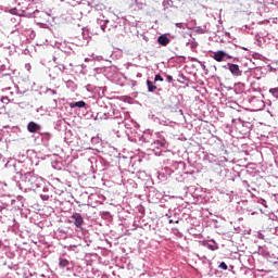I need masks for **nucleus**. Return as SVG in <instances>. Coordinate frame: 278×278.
Returning <instances> with one entry per match:
<instances>
[{"label":"nucleus","instance_id":"obj_15","mask_svg":"<svg viewBox=\"0 0 278 278\" xmlns=\"http://www.w3.org/2000/svg\"><path fill=\"white\" fill-rule=\"evenodd\" d=\"M86 102H84V100H80V101H78V102H71L70 103V108L72 109V110H75V108H79V109H81V108H86Z\"/></svg>","mask_w":278,"mask_h":278},{"label":"nucleus","instance_id":"obj_7","mask_svg":"<svg viewBox=\"0 0 278 278\" xmlns=\"http://www.w3.org/2000/svg\"><path fill=\"white\" fill-rule=\"evenodd\" d=\"M223 68L229 71L232 77H242V70H240V66L236 63H227Z\"/></svg>","mask_w":278,"mask_h":278},{"label":"nucleus","instance_id":"obj_13","mask_svg":"<svg viewBox=\"0 0 278 278\" xmlns=\"http://www.w3.org/2000/svg\"><path fill=\"white\" fill-rule=\"evenodd\" d=\"M157 42L159 45H161L162 47H167L170 42V39L168 38V36L166 35H161L157 38Z\"/></svg>","mask_w":278,"mask_h":278},{"label":"nucleus","instance_id":"obj_23","mask_svg":"<svg viewBox=\"0 0 278 278\" xmlns=\"http://www.w3.org/2000/svg\"><path fill=\"white\" fill-rule=\"evenodd\" d=\"M176 27H178V29H187L188 28V24L176 23Z\"/></svg>","mask_w":278,"mask_h":278},{"label":"nucleus","instance_id":"obj_5","mask_svg":"<svg viewBox=\"0 0 278 278\" xmlns=\"http://www.w3.org/2000/svg\"><path fill=\"white\" fill-rule=\"evenodd\" d=\"M53 62L55 63L54 66L50 67L49 70V77L52 79H58V77H61L64 73V71H66V65L59 63L58 62V58H53Z\"/></svg>","mask_w":278,"mask_h":278},{"label":"nucleus","instance_id":"obj_37","mask_svg":"<svg viewBox=\"0 0 278 278\" xmlns=\"http://www.w3.org/2000/svg\"><path fill=\"white\" fill-rule=\"evenodd\" d=\"M41 16H47V13L46 12H41Z\"/></svg>","mask_w":278,"mask_h":278},{"label":"nucleus","instance_id":"obj_42","mask_svg":"<svg viewBox=\"0 0 278 278\" xmlns=\"http://www.w3.org/2000/svg\"><path fill=\"white\" fill-rule=\"evenodd\" d=\"M175 223L178 224V223H179V219H177Z\"/></svg>","mask_w":278,"mask_h":278},{"label":"nucleus","instance_id":"obj_19","mask_svg":"<svg viewBox=\"0 0 278 278\" xmlns=\"http://www.w3.org/2000/svg\"><path fill=\"white\" fill-rule=\"evenodd\" d=\"M178 77L179 78L177 79V81L179 84H186V81H188V77H186V75H184V74H179Z\"/></svg>","mask_w":278,"mask_h":278},{"label":"nucleus","instance_id":"obj_1","mask_svg":"<svg viewBox=\"0 0 278 278\" xmlns=\"http://www.w3.org/2000/svg\"><path fill=\"white\" fill-rule=\"evenodd\" d=\"M16 186L20 190L27 192V190H33L34 192H40L42 186H45V179L38 175L30 173L26 176L21 177V181L16 182Z\"/></svg>","mask_w":278,"mask_h":278},{"label":"nucleus","instance_id":"obj_6","mask_svg":"<svg viewBox=\"0 0 278 278\" xmlns=\"http://www.w3.org/2000/svg\"><path fill=\"white\" fill-rule=\"evenodd\" d=\"M213 60L216 62H227V60H233V56L227 53L225 50H218L213 52Z\"/></svg>","mask_w":278,"mask_h":278},{"label":"nucleus","instance_id":"obj_38","mask_svg":"<svg viewBox=\"0 0 278 278\" xmlns=\"http://www.w3.org/2000/svg\"><path fill=\"white\" fill-rule=\"evenodd\" d=\"M40 110H42V106L38 108V109L36 110V112H40Z\"/></svg>","mask_w":278,"mask_h":278},{"label":"nucleus","instance_id":"obj_17","mask_svg":"<svg viewBox=\"0 0 278 278\" xmlns=\"http://www.w3.org/2000/svg\"><path fill=\"white\" fill-rule=\"evenodd\" d=\"M79 247H81V244H78V245L71 244V245H65V249H67V251H73L74 253H79Z\"/></svg>","mask_w":278,"mask_h":278},{"label":"nucleus","instance_id":"obj_3","mask_svg":"<svg viewBox=\"0 0 278 278\" xmlns=\"http://www.w3.org/2000/svg\"><path fill=\"white\" fill-rule=\"evenodd\" d=\"M140 142H144L146 144H150L149 150L153 151L154 155H160V149H166L168 143L164 139L153 138V132L151 130H147L139 138Z\"/></svg>","mask_w":278,"mask_h":278},{"label":"nucleus","instance_id":"obj_22","mask_svg":"<svg viewBox=\"0 0 278 278\" xmlns=\"http://www.w3.org/2000/svg\"><path fill=\"white\" fill-rule=\"evenodd\" d=\"M269 92L275 99H278V87L269 89Z\"/></svg>","mask_w":278,"mask_h":278},{"label":"nucleus","instance_id":"obj_20","mask_svg":"<svg viewBox=\"0 0 278 278\" xmlns=\"http://www.w3.org/2000/svg\"><path fill=\"white\" fill-rule=\"evenodd\" d=\"M46 94H49L50 97H54V94H58V91L51 88H47Z\"/></svg>","mask_w":278,"mask_h":278},{"label":"nucleus","instance_id":"obj_11","mask_svg":"<svg viewBox=\"0 0 278 278\" xmlns=\"http://www.w3.org/2000/svg\"><path fill=\"white\" fill-rule=\"evenodd\" d=\"M59 267L62 268V270H71L73 268V262L66 258H60Z\"/></svg>","mask_w":278,"mask_h":278},{"label":"nucleus","instance_id":"obj_31","mask_svg":"<svg viewBox=\"0 0 278 278\" xmlns=\"http://www.w3.org/2000/svg\"><path fill=\"white\" fill-rule=\"evenodd\" d=\"M99 164H101V161H96L97 170H99Z\"/></svg>","mask_w":278,"mask_h":278},{"label":"nucleus","instance_id":"obj_10","mask_svg":"<svg viewBox=\"0 0 278 278\" xmlns=\"http://www.w3.org/2000/svg\"><path fill=\"white\" fill-rule=\"evenodd\" d=\"M179 168H184V162H173L172 165L164 168L166 175H173L175 170H179Z\"/></svg>","mask_w":278,"mask_h":278},{"label":"nucleus","instance_id":"obj_29","mask_svg":"<svg viewBox=\"0 0 278 278\" xmlns=\"http://www.w3.org/2000/svg\"><path fill=\"white\" fill-rule=\"evenodd\" d=\"M83 38H85V41L83 42V45H88V37H86V34H83Z\"/></svg>","mask_w":278,"mask_h":278},{"label":"nucleus","instance_id":"obj_14","mask_svg":"<svg viewBox=\"0 0 278 278\" xmlns=\"http://www.w3.org/2000/svg\"><path fill=\"white\" fill-rule=\"evenodd\" d=\"M100 118H103L104 121H108V118H111L112 121H118V115H116V113L112 111V112L103 113V115Z\"/></svg>","mask_w":278,"mask_h":278},{"label":"nucleus","instance_id":"obj_12","mask_svg":"<svg viewBox=\"0 0 278 278\" xmlns=\"http://www.w3.org/2000/svg\"><path fill=\"white\" fill-rule=\"evenodd\" d=\"M40 129H42V126L36 122H29L27 124V131H29V134H37Z\"/></svg>","mask_w":278,"mask_h":278},{"label":"nucleus","instance_id":"obj_34","mask_svg":"<svg viewBox=\"0 0 278 278\" xmlns=\"http://www.w3.org/2000/svg\"><path fill=\"white\" fill-rule=\"evenodd\" d=\"M233 62H240L239 58H233Z\"/></svg>","mask_w":278,"mask_h":278},{"label":"nucleus","instance_id":"obj_35","mask_svg":"<svg viewBox=\"0 0 278 278\" xmlns=\"http://www.w3.org/2000/svg\"><path fill=\"white\" fill-rule=\"evenodd\" d=\"M118 125H121V123H123V118L119 117V121H117Z\"/></svg>","mask_w":278,"mask_h":278},{"label":"nucleus","instance_id":"obj_26","mask_svg":"<svg viewBox=\"0 0 278 278\" xmlns=\"http://www.w3.org/2000/svg\"><path fill=\"white\" fill-rule=\"evenodd\" d=\"M137 8H139V10H142V8H144V3L142 2H138V0L135 1Z\"/></svg>","mask_w":278,"mask_h":278},{"label":"nucleus","instance_id":"obj_9","mask_svg":"<svg viewBox=\"0 0 278 278\" xmlns=\"http://www.w3.org/2000/svg\"><path fill=\"white\" fill-rule=\"evenodd\" d=\"M71 223L77 227V229H83L84 227V217L79 213H73L71 216Z\"/></svg>","mask_w":278,"mask_h":278},{"label":"nucleus","instance_id":"obj_39","mask_svg":"<svg viewBox=\"0 0 278 278\" xmlns=\"http://www.w3.org/2000/svg\"><path fill=\"white\" fill-rule=\"evenodd\" d=\"M173 223H174L173 219H169V225H173Z\"/></svg>","mask_w":278,"mask_h":278},{"label":"nucleus","instance_id":"obj_33","mask_svg":"<svg viewBox=\"0 0 278 278\" xmlns=\"http://www.w3.org/2000/svg\"><path fill=\"white\" fill-rule=\"evenodd\" d=\"M208 249H210L211 251H216V248H214V245H208Z\"/></svg>","mask_w":278,"mask_h":278},{"label":"nucleus","instance_id":"obj_43","mask_svg":"<svg viewBox=\"0 0 278 278\" xmlns=\"http://www.w3.org/2000/svg\"><path fill=\"white\" fill-rule=\"evenodd\" d=\"M208 266H212V263H208Z\"/></svg>","mask_w":278,"mask_h":278},{"label":"nucleus","instance_id":"obj_30","mask_svg":"<svg viewBox=\"0 0 278 278\" xmlns=\"http://www.w3.org/2000/svg\"><path fill=\"white\" fill-rule=\"evenodd\" d=\"M242 185L245 186V188H249V181L243 180V181H242Z\"/></svg>","mask_w":278,"mask_h":278},{"label":"nucleus","instance_id":"obj_8","mask_svg":"<svg viewBox=\"0 0 278 278\" xmlns=\"http://www.w3.org/2000/svg\"><path fill=\"white\" fill-rule=\"evenodd\" d=\"M97 25H99L100 29L105 33V31H110V20L105 18V15H100L97 18Z\"/></svg>","mask_w":278,"mask_h":278},{"label":"nucleus","instance_id":"obj_36","mask_svg":"<svg viewBox=\"0 0 278 278\" xmlns=\"http://www.w3.org/2000/svg\"><path fill=\"white\" fill-rule=\"evenodd\" d=\"M24 105H25V103H23V102H22V103H18V106H20V108H23Z\"/></svg>","mask_w":278,"mask_h":278},{"label":"nucleus","instance_id":"obj_2","mask_svg":"<svg viewBox=\"0 0 278 278\" xmlns=\"http://www.w3.org/2000/svg\"><path fill=\"white\" fill-rule=\"evenodd\" d=\"M4 166L5 168H9L11 173H16V175H21V177H26L34 173V169H31V161L29 159H26L25 161L11 160L7 162Z\"/></svg>","mask_w":278,"mask_h":278},{"label":"nucleus","instance_id":"obj_21","mask_svg":"<svg viewBox=\"0 0 278 278\" xmlns=\"http://www.w3.org/2000/svg\"><path fill=\"white\" fill-rule=\"evenodd\" d=\"M66 86H67V88H71L72 90H75V88H77V85H75V83L73 80H67Z\"/></svg>","mask_w":278,"mask_h":278},{"label":"nucleus","instance_id":"obj_41","mask_svg":"<svg viewBox=\"0 0 278 278\" xmlns=\"http://www.w3.org/2000/svg\"><path fill=\"white\" fill-rule=\"evenodd\" d=\"M244 51H248V49L247 48H242Z\"/></svg>","mask_w":278,"mask_h":278},{"label":"nucleus","instance_id":"obj_24","mask_svg":"<svg viewBox=\"0 0 278 278\" xmlns=\"http://www.w3.org/2000/svg\"><path fill=\"white\" fill-rule=\"evenodd\" d=\"M218 268H222V270H227L229 267L227 266L226 262H222L218 266Z\"/></svg>","mask_w":278,"mask_h":278},{"label":"nucleus","instance_id":"obj_16","mask_svg":"<svg viewBox=\"0 0 278 278\" xmlns=\"http://www.w3.org/2000/svg\"><path fill=\"white\" fill-rule=\"evenodd\" d=\"M162 5H163V10L166 12L168 8H173L174 2L173 0H163Z\"/></svg>","mask_w":278,"mask_h":278},{"label":"nucleus","instance_id":"obj_18","mask_svg":"<svg viewBox=\"0 0 278 278\" xmlns=\"http://www.w3.org/2000/svg\"><path fill=\"white\" fill-rule=\"evenodd\" d=\"M147 86H148V92H155L157 90V87L153 85V81L147 80Z\"/></svg>","mask_w":278,"mask_h":278},{"label":"nucleus","instance_id":"obj_27","mask_svg":"<svg viewBox=\"0 0 278 278\" xmlns=\"http://www.w3.org/2000/svg\"><path fill=\"white\" fill-rule=\"evenodd\" d=\"M165 77H166V81H168V84H172L173 77L168 74H165Z\"/></svg>","mask_w":278,"mask_h":278},{"label":"nucleus","instance_id":"obj_4","mask_svg":"<svg viewBox=\"0 0 278 278\" xmlns=\"http://www.w3.org/2000/svg\"><path fill=\"white\" fill-rule=\"evenodd\" d=\"M42 201H53L55 198V188L51 184L43 182L40 192H37Z\"/></svg>","mask_w":278,"mask_h":278},{"label":"nucleus","instance_id":"obj_25","mask_svg":"<svg viewBox=\"0 0 278 278\" xmlns=\"http://www.w3.org/2000/svg\"><path fill=\"white\" fill-rule=\"evenodd\" d=\"M154 81H164V78L162 77V75L157 74L154 77Z\"/></svg>","mask_w":278,"mask_h":278},{"label":"nucleus","instance_id":"obj_32","mask_svg":"<svg viewBox=\"0 0 278 278\" xmlns=\"http://www.w3.org/2000/svg\"><path fill=\"white\" fill-rule=\"evenodd\" d=\"M39 12H40V11L35 10V11L33 12V16H37V14H38Z\"/></svg>","mask_w":278,"mask_h":278},{"label":"nucleus","instance_id":"obj_28","mask_svg":"<svg viewBox=\"0 0 278 278\" xmlns=\"http://www.w3.org/2000/svg\"><path fill=\"white\" fill-rule=\"evenodd\" d=\"M10 14L16 15V14H18V10L16 8H13L10 10Z\"/></svg>","mask_w":278,"mask_h":278},{"label":"nucleus","instance_id":"obj_40","mask_svg":"<svg viewBox=\"0 0 278 278\" xmlns=\"http://www.w3.org/2000/svg\"><path fill=\"white\" fill-rule=\"evenodd\" d=\"M260 238H264V235H260Z\"/></svg>","mask_w":278,"mask_h":278}]
</instances>
